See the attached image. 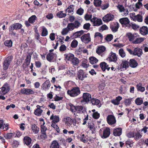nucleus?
I'll use <instances>...</instances> for the list:
<instances>
[{"label":"nucleus","mask_w":148,"mask_h":148,"mask_svg":"<svg viewBox=\"0 0 148 148\" xmlns=\"http://www.w3.org/2000/svg\"><path fill=\"white\" fill-rule=\"evenodd\" d=\"M10 64L7 62L4 61L3 64V68L4 70H6L8 68Z\"/></svg>","instance_id":"e2e57ef3"},{"label":"nucleus","mask_w":148,"mask_h":148,"mask_svg":"<svg viewBox=\"0 0 148 148\" xmlns=\"http://www.w3.org/2000/svg\"><path fill=\"white\" fill-rule=\"evenodd\" d=\"M119 53L120 55L122 57H124L125 56V53L123 49L121 48L119 51Z\"/></svg>","instance_id":"3c124183"},{"label":"nucleus","mask_w":148,"mask_h":148,"mask_svg":"<svg viewBox=\"0 0 148 148\" xmlns=\"http://www.w3.org/2000/svg\"><path fill=\"white\" fill-rule=\"evenodd\" d=\"M143 54L142 50L139 47H136L134 50V55H137L138 57H140Z\"/></svg>","instance_id":"9b49d317"},{"label":"nucleus","mask_w":148,"mask_h":148,"mask_svg":"<svg viewBox=\"0 0 148 148\" xmlns=\"http://www.w3.org/2000/svg\"><path fill=\"white\" fill-rule=\"evenodd\" d=\"M138 36V35L136 33H134L133 34L131 33H128L126 34V36L127 38L130 41H133L135 38Z\"/></svg>","instance_id":"0eeeda50"},{"label":"nucleus","mask_w":148,"mask_h":148,"mask_svg":"<svg viewBox=\"0 0 148 148\" xmlns=\"http://www.w3.org/2000/svg\"><path fill=\"white\" fill-rule=\"evenodd\" d=\"M107 120L108 123L110 125L114 124L116 122L115 117L111 115H109L108 116Z\"/></svg>","instance_id":"9d476101"},{"label":"nucleus","mask_w":148,"mask_h":148,"mask_svg":"<svg viewBox=\"0 0 148 148\" xmlns=\"http://www.w3.org/2000/svg\"><path fill=\"white\" fill-rule=\"evenodd\" d=\"M31 56L30 54H28L27 56L26 59L25 60L27 64V65L29 64L31 59Z\"/></svg>","instance_id":"680f3d73"},{"label":"nucleus","mask_w":148,"mask_h":148,"mask_svg":"<svg viewBox=\"0 0 148 148\" xmlns=\"http://www.w3.org/2000/svg\"><path fill=\"white\" fill-rule=\"evenodd\" d=\"M51 126L52 127H53L58 132H59L60 130L59 129V128L57 125L55 123H53L51 125Z\"/></svg>","instance_id":"6e6d98bb"},{"label":"nucleus","mask_w":148,"mask_h":148,"mask_svg":"<svg viewBox=\"0 0 148 148\" xmlns=\"http://www.w3.org/2000/svg\"><path fill=\"white\" fill-rule=\"evenodd\" d=\"M131 99H125L124 101V103L125 105L126 106H129L132 102Z\"/></svg>","instance_id":"a18cd8bd"},{"label":"nucleus","mask_w":148,"mask_h":148,"mask_svg":"<svg viewBox=\"0 0 148 148\" xmlns=\"http://www.w3.org/2000/svg\"><path fill=\"white\" fill-rule=\"evenodd\" d=\"M85 75H84V73L82 71H80L78 73V77L79 79L83 80L85 77Z\"/></svg>","instance_id":"7c9ffc66"},{"label":"nucleus","mask_w":148,"mask_h":148,"mask_svg":"<svg viewBox=\"0 0 148 148\" xmlns=\"http://www.w3.org/2000/svg\"><path fill=\"white\" fill-rule=\"evenodd\" d=\"M108 59L110 62H115L117 60V57L115 53L111 52L110 53Z\"/></svg>","instance_id":"1a4fd4ad"},{"label":"nucleus","mask_w":148,"mask_h":148,"mask_svg":"<svg viewBox=\"0 0 148 148\" xmlns=\"http://www.w3.org/2000/svg\"><path fill=\"white\" fill-rule=\"evenodd\" d=\"M140 33L143 35H145L147 34L148 30L147 27L143 26L140 29Z\"/></svg>","instance_id":"aec40b11"},{"label":"nucleus","mask_w":148,"mask_h":148,"mask_svg":"<svg viewBox=\"0 0 148 148\" xmlns=\"http://www.w3.org/2000/svg\"><path fill=\"white\" fill-rule=\"evenodd\" d=\"M44 124L45 123L43 122L42 125H41V131L42 132H44L42 133V135L41 136H42L43 135L44 137L45 138L47 136L46 134L44 133V132L46 131L47 129L45 126L44 125Z\"/></svg>","instance_id":"c85d7f7f"},{"label":"nucleus","mask_w":148,"mask_h":148,"mask_svg":"<svg viewBox=\"0 0 148 148\" xmlns=\"http://www.w3.org/2000/svg\"><path fill=\"white\" fill-rule=\"evenodd\" d=\"M74 57V55L73 54L70 53L66 55V58L68 61H72Z\"/></svg>","instance_id":"a19ab883"},{"label":"nucleus","mask_w":148,"mask_h":148,"mask_svg":"<svg viewBox=\"0 0 148 148\" xmlns=\"http://www.w3.org/2000/svg\"><path fill=\"white\" fill-rule=\"evenodd\" d=\"M54 54L53 53H49L47 56V59L49 61H51L54 58Z\"/></svg>","instance_id":"2f4dec72"},{"label":"nucleus","mask_w":148,"mask_h":148,"mask_svg":"<svg viewBox=\"0 0 148 148\" xmlns=\"http://www.w3.org/2000/svg\"><path fill=\"white\" fill-rule=\"evenodd\" d=\"M36 17L35 15H32L29 18L28 21L30 23H33L35 20H36Z\"/></svg>","instance_id":"ea45409f"},{"label":"nucleus","mask_w":148,"mask_h":148,"mask_svg":"<svg viewBox=\"0 0 148 148\" xmlns=\"http://www.w3.org/2000/svg\"><path fill=\"white\" fill-rule=\"evenodd\" d=\"M113 38V36L112 34H108L105 38L107 42L110 41Z\"/></svg>","instance_id":"5fc2aeb1"},{"label":"nucleus","mask_w":148,"mask_h":148,"mask_svg":"<svg viewBox=\"0 0 148 148\" xmlns=\"http://www.w3.org/2000/svg\"><path fill=\"white\" fill-rule=\"evenodd\" d=\"M81 40L84 43H86L88 42L91 40L90 34L87 33L84 34L81 36Z\"/></svg>","instance_id":"423d86ee"},{"label":"nucleus","mask_w":148,"mask_h":148,"mask_svg":"<svg viewBox=\"0 0 148 148\" xmlns=\"http://www.w3.org/2000/svg\"><path fill=\"white\" fill-rule=\"evenodd\" d=\"M122 133V129L121 128H118L114 130L113 134L115 136H119Z\"/></svg>","instance_id":"4be33fe9"},{"label":"nucleus","mask_w":148,"mask_h":148,"mask_svg":"<svg viewBox=\"0 0 148 148\" xmlns=\"http://www.w3.org/2000/svg\"><path fill=\"white\" fill-rule=\"evenodd\" d=\"M91 102L92 105H97L99 103L100 101L97 99L92 98L91 99Z\"/></svg>","instance_id":"f704fd0d"},{"label":"nucleus","mask_w":148,"mask_h":148,"mask_svg":"<svg viewBox=\"0 0 148 148\" xmlns=\"http://www.w3.org/2000/svg\"><path fill=\"white\" fill-rule=\"evenodd\" d=\"M21 93L25 95H29L34 94V91L30 88H23L20 90Z\"/></svg>","instance_id":"39448f33"},{"label":"nucleus","mask_w":148,"mask_h":148,"mask_svg":"<svg viewBox=\"0 0 148 148\" xmlns=\"http://www.w3.org/2000/svg\"><path fill=\"white\" fill-rule=\"evenodd\" d=\"M119 27V24L116 22L114 24H112L110 26V28L112 31L114 32H116Z\"/></svg>","instance_id":"6ab92c4d"},{"label":"nucleus","mask_w":148,"mask_h":148,"mask_svg":"<svg viewBox=\"0 0 148 148\" xmlns=\"http://www.w3.org/2000/svg\"><path fill=\"white\" fill-rule=\"evenodd\" d=\"M24 140L25 143L27 145H30L32 141L31 138L28 136L25 137L24 138Z\"/></svg>","instance_id":"bb28decb"},{"label":"nucleus","mask_w":148,"mask_h":148,"mask_svg":"<svg viewBox=\"0 0 148 148\" xmlns=\"http://www.w3.org/2000/svg\"><path fill=\"white\" fill-rule=\"evenodd\" d=\"M134 21H137L139 22H141L143 21L142 16L140 14H138L136 15L134 19Z\"/></svg>","instance_id":"c756f323"},{"label":"nucleus","mask_w":148,"mask_h":148,"mask_svg":"<svg viewBox=\"0 0 148 148\" xmlns=\"http://www.w3.org/2000/svg\"><path fill=\"white\" fill-rule=\"evenodd\" d=\"M12 42L10 40H6L4 42L5 46L8 47H10L12 46Z\"/></svg>","instance_id":"58836bf2"},{"label":"nucleus","mask_w":148,"mask_h":148,"mask_svg":"<svg viewBox=\"0 0 148 148\" xmlns=\"http://www.w3.org/2000/svg\"><path fill=\"white\" fill-rule=\"evenodd\" d=\"M88 127L90 130L92 131V133H94L95 130V126L93 123L89 124Z\"/></svg>","instance_id":"c03bdc74"},{"label":"nucleus","mask_w":148,"mask_h":148,"mask_svg":"<svg viewBox=\"0 0 148 148\" xmlns=\"http://www.w3.org/2000/svg\"><path fill=\"white\" fill-rule=\"evenodd\" d=\"M83 109V108L82 106H76V111H77L78 113L81 112Z\"/></svg>","instance_id":"774afa93"},{"label":"nucleus","mask_w":148,"mask_h":148,"mask_svg":"<svg viewBox=\"0 0 148 148\" xmlns=\"http://www.w3.org/2000/svg\"><path fill=\"white\" fill-rule=\"evenodd\" d=\"M137 87L138 90L141 92H143L145 90L144 87L142 86L140 84H137Z\"/></svg>","instance_id":"4d7b16f0"},{"label":"nucleus","mask_w":148,"mask_h":148,"mask_svg":"<svg viewBox=\"0 0 148 148\" xmlns=\"http://www.w3.org/2000/svg\"><path fill=\"white\" fill-rule=\"evenodd\" d=\"M59 143L56 140L53 141L50 146V148H59Z\"/></svg>","instance_id":"a211bd4d"},{"label":"nucleus","mask_w":148,"mask_h":148,"mask_svg":"<svg viewBox=\"0 0 148 148\" xmlns=\"http://www.w3.org/2000/svg\"><path fill=\"white\" fill-rule=\"evenodd\" d=\"M144 38L142 37H140L137 38L135 40L133 41L132 42L134 44H139L143 41Z\"/></svg>","instance_id":"393cba45"},{"label":"nucleus","mask_w":148,"mask_h":148,"mask_svg":"<svg viewBox=\"0 0 148 148\" xmlns=\"http://www.w3.org/2000/svg\"><path fill=\"white\" fill-rule=\"evenodd\" d=\"M117 8L119 10V11L121 12H124L125 10L124 6L121 5H119L117 6Z\"/></svg>","instance_id":"052dcab7"},{"label":"nucleus","mask_w":148,"mask_h":148,"mask_svg":"<svg viewBox=\"0 0 148 148\" xmlns=\"http://www.w3.org/2000/svg\"><path fill=\"white\" fill-rule=\"evenodd\" d=\"M126 91V87L124 86H122L119 88L120 93L121 94H124Z\"/></svg>","instance_id":"e433bc0d"},{"label":"nucleus","mask_w":148,"mask_h":148,"mask_svg":"<svg viewBox=\"0 0 148 148\" xmlns=\"http://www.w3.org/2000/svg\"><path fill=\"white\" fill-rule=\"evenodd\" d=\"M89 60L90 63L92 64H96L98 61V60L93 56L90 57L89 58Z\"/></svg>","instance_id":"b1692460"},{"label":"nucleus","mask_w":148,"mask_h":148,"mask_svg":"<svg viewBox=\"0 0 148 148\" xmlns=\"http://www.w3.org/2000/svg\"><path fill=\"white\" fill-rule=\"evenodd\" d=\"M42 36H45L47 34V31L44 27H42Z\"/></svg>","instance_id":"bf43d9fd"},{"label":"nucleus","mask_w":148,"mask_h":148,"mask_svg":"<svg viewBox=\"0 0 148 148\" xmlns=\"http://www.w3.org/2000/svg\"><path fill=\"white\" fill-rule=\"evenodd\" d=\"M80 91L78 87H74L71 90L67 91L68 93L71 97L77 96L80 94Z\"/></svg>","instance_id":"f257e3e1"},{"label":"nucleus","mask_w":148,"mask_h":148,"mask_svg":"<svg viewBox=\"0 0 148 148\" xmlns=\"http://www.w3.org/2000/svg\"><path fill=\"white\" fill-rule=\"evenodd\" d=\"M9 90V86L7 84H5L1 88H0V94L5 95L8 92Z\"/></svg>","instance_id":"f03ea898"},{"label":"nucleus","mask_w":148,"mask_h":148,"mask_svg":"<svg viewBox=\"0 0 148 148\" xmlns=\"http://www.w3.org/2000/svg\"><path fill=\"white\" fill-rule=\"evenodd\" d=\"M92 116L94 119H97L99 118L100 114L97 112H96L93 113Z\"/></svg>","instance_id":"0e129e2a"},{"label":"nucleus","mask_w":148,"mask_h":148,"mask_svg":"<svg viewBox=\"0 0 148 148\" xmlns=\"http://www.w3.org/2000/svg\"><path fill=\"white\" fill-rule=\"evenodd\" d=\"M129 63L127 61L125 60L123 61L121 65L123 68H125V69H126L127 68L129 67Z\"/></svg>","instance_id":"4c0bfd02"},{"label":"nucleus","mask_w":148,"mask_h":148,"mask_svg":"<svg viewBox=\"0 0 148 148\" xmlns=\"http://www.w3.org/2000/svg\"><path fill=\"white\" fill-rule=\"evenodd\" d=\"M84 11V10L82 8H80L77 10L76 13L79 15H82L83 14Z\"/></svg>","instance_id":"69168bd1"},{"label":"nucleus","mask_w":148,"mask_h":148,"mask_svg":"<svg viewBox=\"0 0 148 148\" xmlns=\"http://www.w3.org/2000/svg\"><path fill=\"white\" fill-rule=\"evenodd\" d=\"M57 16L60 18H62L65 17L66 16V14L64 13L62 11H60L58 12L57 14Z\"/></svg>","instance_id":"13d9d810"},{"label":"nucleus","mask_w":148,"mask_h":148,"mask_svg":"<svg viewBox=\"0 0 148 148\" xmlns=\"http://www.w3.org/2000/svg\"><path fill=\"white\" fill-rule=\"evenodd\" d=\"M74 5H71L69 6L67 9L66 10V11L69 13L73 12L74 10Z\"/></svg>","instance_id":"8fccbe9b"},{"label":"nucleus","mask_w":148,"mask_h":148,"mask_svg":"<svg viewBox=\"0 0 148 148\" xmlns=\"http://www.w3.org/2000/svg\"><path fill=\"white\" fill-rule=\"evenodd\" d=\"M22 27V25L19 23H15L13 24L12 26L10 27V31H12L13 29H21Z\"/></svg>","instance_id":"ddd939ff"},{"label":"nucleus","mask_w":148,"mask_h":148,"mask_svg":"<svg viewBox=\"0 0 148 148\" xmlns=\"http://www.w3.org/2000/svg\"><path fill=\"white\" fill-rule=\"evenodd\" d=\"M50 119H51L52 120V122L53 123H57L59 121V117L57 116H53V115L51 116Z\"/></svg>","instance_id":"a878e982"},{"label":"nucleus","mask_w":148,"mask_h":148,"mask_svg":"<svg viewBox=\"0 0 148 148\" xmlns=\"http://www.w3.org/2000/svg\"><path fill=\"white\" fill-rule=\"evenodd\" d=\"M78 45V42L75 40H74L71 42V46L72 48H75Z\"/></svg>","instance_id":"09e8293b"},{"label":"nucleus","mask_w":148,"mask_h":148,"mask_svg":"<svg viewBox=\"0 0 148 148\" xmlns=\"http://www.w3.org/2000/svg\"><path fill=\"white\" fill-rule=\"evenodd\" d=\"M50 86V83L49 81H46L42 85V88L44 90H45L48 89Z\"/></svg>","instance_id":"dca6fc26"},{"label":"nucleus","mask_w":148,"mask_h":148,"mask_svg":"<svg viewBox=\"0 0 148 148\" xmlns=\"http://www.w3.org/2000/svg\"><path fill=\"white\" fill-rule=\"evenodd\" d=\"M64 121L66 125L69 126L73 122L71 118L69 117H66L65 118Z\"/></svg>","instance_id":"f3484780"},{"label":"nucleus","mask_w":148,"mask_h":148,"mask_svg":"<svg viewBox=\"0 0 148 148\" xmlns=\"http://www.w3.org/2000/svg\"><path fill=\"white\" fill-rule=\"evenodd\" d=\"M119 22L122 24L126 25V26L130 27L131 25L130 24V21L129 19L127 18H121Z\"/></svg>","instance_id":"6e6552de"},{"label":"nucleus","mask_w":148,"mask_h":148,"mask_svg":"<svg viewBox=\"0 0 148 148\" xmlns=\"http://www.w3.org/2000/svg\"><path fill=\"white\" fill-rule=\"evenodd\" d=\"M110 134V130L109 128H106L103 130V137L104 138H106L109 136Z\"/></svg>","instance_id":"412c9836"},{"label":"nucleus","mask_w":148,"mask_h":148,"mask_svg":"<svg viewBox=\"0 0 148 148\" xmlns=\"http://www.w3.org/2000/svg\"><path fill=\"white\" fill-rule=\"evenodd\" d=\"M135 102L138 105H141L143 103V99L140 98H138L135 100Z\"/></svg>","instance_id":"72a5a7b5"},{"label":"nucleus","mask_w":148,"mask_h":148,"mask_svg":"<svg viewBox=\"0 0 148 148\" xmlns=\"http://www.w3.org/2000/svg\"><path fill=\"white\" fill-rule=\"evenodd\" d=\"M90 21L92 23L93 26H99L102 24V23L101 19H99L94 17L90 20Z\"/></svg>","instance_id":"7ed1b4c3"},{"label":"nucleus","mask_w":148,"mask_h":148,"mask_svg":"<svg viewBox=\"0 0 148 148\" xmlns=\"http://www.w3.org/2000/svg\"><path fill=\"white\" fill-rule=\"evenodd\" d=\"M31 129L35 134L38 133L39 131V128L35 124L32 125Z\"/></svg>","instance_id":"cd10ccee"},{"label":"nucleus","mask_w":148,"mask_h":148,"mask_svg":"<svg viewBox=\"0 0 148 148\" xmlns=\"http://www.w3.org/2000/svg\"><path fill=\"white\" fill-rule=\"evenodd\" d=\"M15 133H8L7 134L5 135V138L7 139H10L13 136H14Z\"/></svg>","instance_id":"603ef678"},{"label":"nucleus","mask_w":148,"mask_h":148,"mask_svg":"<svg viewBox=\"0 0 148 148\" xmlns=\"http://www.w3.org/2000/svg\"><path fill=\"white\" fill-rule=\"evenodd\" d=\"M100 66L103 71H105L106 69L109 71L110 69V67H109L108 65L104 62L101 63L100 64Z\"/></svg>","instance_id":"2eb2a0df"},{"label":"nucleus","mask_w":148,"mask_h":148,"mask_svg":"<svg viewBox=\"0 0 148 148\" xmlns=\"http://www.w3.org/2000/svg\"><path fill=\"white\" fill-rule=\"evenodd\" d=\"M129 65L132 67L135 68L137 66L138 63L135 60L131 59L130 60Z\"/></svg>","instance_id":"5701e85b"},{"label":"nucleus","mask_w":148,"mask_h":148,"mask_svg":"<svg viewBox=\"0 0 148 148\" xmlns=\"http://www.w3.org/2000/svg\"><path fill=\"white\" fill-rule=\"evenodd\" d=\"M92 15L91 14H88V13L86 14L84 16V18L86 21H88L89 20H90L92 19Z\"/></svg>","instance_id":"37998d69"},{"label":"nucleus","mask_w":148,"mask_h":148,"mask_svg":"<svg viewBox=\"0 0 148 148\" xmlns=\"http://www.w3.org/2000/svg\"><path fill=\"white\" fill-rule=\"evenodd\" d=\"M114 18V16L111 14H108L105 15L102 18L103 21L105 22H108L112 21Z\"/></svg>","instance_id":"20e7f679"},{"label":"nucleus","mask_w":148,"mask_h":148,"mask_svg":"<svg viewBox=\"0 0 148 148\" xmlns=\"http://www.w3.org/2000/svg\"><path fill=\"white\" fill-rule=\"evenodd\" d=\"M106 50V47L103 46L98 47L96 49V52L97 53L100 55Z\"/></svg>","instance_id":"4468645a"},{"label":"nucleus","mask_w":148,"mask_h":148,"mask_svg":"<svg viewBox=\"0 0 148 148\" xmlns=\"http://www.w3.org/2000/svg\"><path fill=\"white\" fill-rule=\"evenodd\" d=\"M67 27L69 31H72L75 28L72 23H69Z\"/></svg>","instance_id":"de8ad7c7"},{"label":"nucleus","mask_w":148,"mask_h":148,"mask_svg":"<svg viewBox=\"0 0 148 148\" xmlns=\"http://www.w3.org/2000/svg\"><path fill=\"white\" fill-rule=\"evenodd\" d=\"M83 101L86 102H88L91 99V95L88 93H85L83 94Z\"/></svg>","instance_id":"f8f14e48"},{"label":"nucleus","mask_w":148,"mask_h":148,"mask_svg":"<svg viewBox=\"0 0 148 148\" xmlns=\"http://www.w3.org/2000/svg\"><path fill=\"white\" fill-rule=\"evenodd\" d=\"M71 61L73 64L75 65H77L79 63V60L76 57H74Z\"/></svg>","instance_id":"79ce46f5"},{"label":"nucleus","mask_w":148,"mask_h":148,"mask_svg":"<svg viewBox=\"0 0 148 148\" xmlns=\"http://www.w3.org/2000/svg\"><path fill=\"white\" fill-rule=\"evenodd\" d=\"M42 112V110L38 108H37L35 110L34 113L35 115L37 116H40L41 115Z\"/></svg>","instance_id":"473e14b6"},{"label":"nucleus","mask_w":148,"mask_h":148,"mask_svg":"<svg viewBox=\"0 0 148 148\" xmlns=\"http://www.w3.org/2000/svg\"><path fill=\"white\" fill-rule=\"evenodd\" d=\"M101 0H94V3L96 6H99L101 5Z\"/></svg>","instance_id":"864d4df0"},{"label":"nucleus","mask_w":148,"mask_h":148,"mask_svg":"<svg viewBox=\"0 0 148 148\" xmlns=\"http://www.w3.org/2000/svg\"><path fill=\"white\" fill-rule=\"evenodd\" d=\"M75 28H78L81 25V23L78 21H75L73 23H72Z\"/></svg>","instance_id":"49530a36"},{"label":"nucleus","mask_w":148,"mask_h":148,"mask_svg":"<svg viewBox=\"0 0 148 148\" xmlns=\"http://www.w3.org/2000/svg\"><path fill=\"white\" fill-rule=\"evenodd\" d=\"M84 32L83 30H81L75 32L74 34V35L76 37H78L83 34Z\"/></svg>","instance_id":"c9c22d12"},{"label":"nucleus","mask_w":148,"mask_h":148,"mask_svg":"<svg viewBox=\"0 0 148 148\" xmlns=\"http://www.w3.org/2000/svg\"><path fill=\"white\" fill-rule=\"evenodd\" d=\"M69 31V30L68 29H67V27L66 28L62 30L61 32V33L63 35H66L68 33Z\"/></svg>","instance_id":"338daca9"}]
</instances>
